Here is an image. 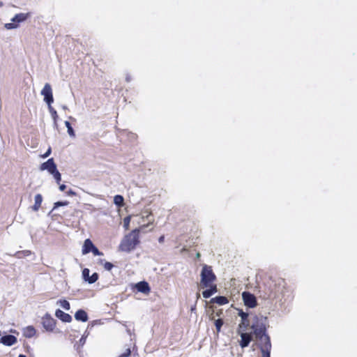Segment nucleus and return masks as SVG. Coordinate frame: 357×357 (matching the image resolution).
I'll list each match as a JSON object with an SVG mask.
<instances>
[{
	"label": "nucleus",
	"instance_id": "nucleus-26",
	"mask_svg": "<svg viewBox=\"0 0 357 357\" xmlns=\"http://www.w3.org/2000/svg\"><path fill=\"white\" fill-rule=\"evenodd\" d=\"M60 305L65 310H69L70 308V303L66 300H60L59 301Z\"/></svg>",
	"mask_w": 357,
	"mask_h": 357
},
{
	"label": "nucleus",
	"instance_id": "nucleus-42",
	"mask_svg": "<svg viewBox=\"0 0 357 357\" xmlns=\"http://www.w3.org/2000/svg\"><path fill=\"white\" fill-rule=\"evenodd\" d=\"M200 256H201L200 253L197 252V255H196L197 258H199Z\"/></svg>",
	"mask_w": 357,
	"mask_h": 357
},
{
	"label": "nucleus",
	"instance_id": "nucleus-39",
	"mask_svg": "<svg viewBox=\"0 0 357 357\" xmlns=\"http://www.w3.org/2000/svg\"><path fill=\"white\" fill-rule=\"evenodd\" d=\"M66 188V185L64 184H62L59 186V189L61 191H64Z\"/></svg>",
	"mask_w": 357,
	"mask_h": 357
},
{
	"label": "nucleus",
	"instance_id": "nucleus-19",
	"mask_svg": "<svg viewBox=\"0 0 357 357\" xmlns=\"http://www.w3.org/2000/svg\"><path fill=\"white\" fill-rule=\"evenodd\" d=\"M94 245L90 239H86L84 243V245L82 248V253L87 254L91 251Z\"/></svg>",
	"mask_w": 357,
	"mask_h": 357
},
{
	"label": "nucleus",
	"instance_id": "nucleus-16",
	"mask_svg": "<svg viewBox=\"0 0 357 357\" xmlns=\"http://www.w3.org/2000/svg\"><path fill=\"white\" fill-rule=\"evenodd\" d=\"M30 16V13H18L16 14L12 19V22L16 24L25 21Z\"/></svg>",
	"mask_w": 357,
	"mask_h": 357
},
{
	"label": "nucleus",
	"instance_id": "nucleus-25",
	"mask_svg": "<svg viewBox=\"0 0 357 357\" xmlns=\"http://www.w3.org/2000/svg\"><path fill=\"white\" fill-rule=\"evenodd\" d=\"M65 125L68 129V133L69 134V135L71 137H75V131H74L73 128H72L70 123L69 121H65Z\"/></svg>",
	"mask_w": 357,
	"mask_h": 357
},
{
	"label": "nucleus",
	"instance_id": "nucleus-9",
	"mask_svg": "<svg viewBox=\"0 0 357 357\" xmlns=\"http://www.w3.org/2000/svg\"><path fill=\"white\" fill-rule=\"evenodd\" d=\"M89 273L90 271L89 268H84L82 270V278L85 281L88 282L89 284H93L98 280L99 275L97 273H94L90 276Z\"/></svg>",
	"mask_w": 357,
	"mask_h": 357
},
{
	"label": "nucleus",
	"instance_id": "nucleus-13",
	"mask_svg": "<svg viewBox=\"0 0 357 357\" xmlns=\"http://www.w3.org/2000/svg\"><path fill=\"white\" fill-rule=\"evenodd\" d=\"M207 288V289L202 292V296L205 298H210L213 294L218 291L217 285L214 282L210 284V286H208Z\"/></svg>",
	"mask_w": 357,
	"mask_h": 357
},
{
	"label": "nucleus",
	"instance_id": "nucleus-36",
	"mask_svg": "<svg viewBox=\"0 0 357 357\" xmlns=\"http://www.w3.org/2000/svg\"><path fill=\"white\" fill-rule=\"evenodd\" d=\"M68 202H57L54 203V208H55L59 206H66V205H68Z\"/></svg>",
	"mask_w": 357,
	"mask_h": 357
},
{
	"label": "nucleus",
	"instance_id": "nucleus-34",
	"mask_svg": "<svg viewBox=\"0 0 357 357\" xmlns=\"http://www.w3.org/2000/svg\"><path fill=\"white\" fill-rule=\"evenodd\" d=\"M103 266L105 270L111 271L112 269V268L114 267V265L111 262L106 261L103 264Z\"/></svg>",
	"mask_w": 357,
	"mask_h": 357
},
{
	"label": "nucleus",
	"instance_id": "nucleus-28",
	"mask_svg": "<svg viewBox=\"0 0 357 357\" xmlns=\"http://www.w3.org/2000/svg\"><path fill=\"white\" fill-rule=\"evenodd\" d=\"M222 325H223V321L222 319H218L217 320H215V326L218 333L220 331L221 327L222 326Z\"/></svg>",
	"mask_w": 357,
	"mask_h": 357
},
{
	"label": "nucleus",
	"instance_id": "nucleus-7",
	"mask_svg": "<svg viewBox=\"0 0 357 357\" xmlns=\"http://www.w3.org/2000/svg\"><path fill=\"white\" fill-rule=\"evenodd\" d=\"M243 300L245 305L248 307H255L257 305L256 297L248 291H244L242 294Z\"/></svg>",
	"mask_w": 357,
	"mask_h": 357
},
{
	"label": "nucleus",
	"instance_id": "nucleus-11",
	"mask_svg": "<svg viewBox=\"0 0 357 357\" xmlns=\"http://www.w3.org/2000/svg\"><path fill=\"white\" fill-rule=\"evenodd\" d=\"M266 343L261 344L260 350L262 357H271V340L266 338Z\"/></svg>",
	"mask_w": 357,
	"mask_h": 357
},
{
	"label": "nucleus",
	"instance_id": "nucleus-31",
	"mask_svg": "<svg viewBox=\"0 0 357 357\" xmlns=\"http://www.w3.org/2000/svg\"><path fill=\"white\" fill-rule=\"evenodd\" d=\"M52 174L54 175L57 183H59L61 180V176L59 172L56 169Z\"/></svg>",
	"mask_w": 357,
	"mask_h": 357
},
{
	"label": "nucleus",
	"instance_id": "nucleus-2",
	"mask_svg": "<svg viewBox=\"0 0 357 357\" xmlns=\"http://www.w3.org/2000/svg\"><path fill=\"white\" fill-rule=\"evenodd\" d=\"M269 327L268 318L262 315H255L252 318L251 328L255 338L261 342V344L266 343V338L271 340L267 333V328Z\"/></svg>",
	"mask_w": 357,
	"mask_h": 357
},
{
	"label": "nucleus",
	"instance_id": "nucleus-5",
	"mask_svg": "<svg viewBox=\"0 0 357 357\" xmlns=\"http://www.w3.org/2000/svg\"><path fill=\"white\" fill-rule=\"evenodd\" d=\"M42 325L47 331L52 332L56 327V320L47 313L42 318Z\"/></svg>",
	"mask_w": 357,
	"mask_h": 357
},
{
	"label": "nucleus",
	"instance_id": "nucleus-12",
	"mask_svg": "<svg viewBox=\"0 0 357 357\" xmlns=\"http://www.w3.org/2000/svg\"><path fill=\"white\" fill-rule=\"evenodd\" d=\"M17 338L14 335H7L0 339V342L6 346H12L17 342Z\"/></svg>",
	"mask_w": 357,
	"mask_h": 357
},
{
	"label": "nucleus",
	"instance_id": "nucleus-14",
	"mask_svg": "<svg viewBox=\"0 0 357 357\" xmlns=\"http://www.w3.org/2000/svg\"><path fill=\"white\" fill-rule=\"evenodd\" d=\"M135 287L139 292L144 294H149L150 292V287L149 283L145 281H142L136 284Z\"/></svg>",
	"mask_w": 357,
	"mask_h": 357
},
{
	"label": "nucleus",
	"instance_id": "nucleus-33",
	"mask_svg": "<svg viewBox=\"0 0 357 357\" xmlns=\"http://www.w3.org/2000/svg\"><path fill=\"white\" fill-rule=\"evenodd\" d=\"M130 218L129 216L126 217L123 220V227L126 229H129V225H130Z\"/></svg>",
	"mask_w": 357,
	"mask_h": 357
},
{
	"label": "nucleus",
	"instance_id": "nucleus-38",
	"mask_svg": "<svg viewBox=\"0 0 357 357\" xmlns=\"http://www.w3.org/2000/svg\"><path fill=\"white\" fill-rule=\"evenodd\" d=\"M50 153H51V148H49L48 150L47 151V152H45V153L43 155V158L48 157Z\"/></svg>",
	"mask_w": 357,
	"mask_h": 357
},
{
	"label": "nucleus",
	"instance_id": "nucleus-20",
	"mask_svg": "<svg viewBox=\"0 0 357 357\" xmlns=\"http://www.w3.org/2000/svg\"><path fill=\"white\" fill-rule=\"evenodd\" d=\"M36 331L34 327L32 326H29L24 329L23 335L26 337L31 338L36 335Z\"/></svg>",
	"mask_w": 357,
	"mask_h": 357
},
{
	"label": "nucleus",
	"instance_id": "nucleus-40",
	"mask_svg": "<svg viewBox=\"0 0 357 357\" xmlns=\"http://www.w3.org/2000/svg\"><path fill=\"white\" fill-rule=\"evenodd\" d=\"M67 195H75V192H73L72 190H70L67 192Z\"/></svg>",
	"mask_w": 357,
	"mask_h": 357
},
{
	"label": "nucleus",
	"instance_id": "nucleus-3",
	"mask_svg": "<svg viewBox=\"0 0 357 357\" xmlns=\"http://www.w3.org/2000/svg\"><path fill=\"white\" fill-rule=\"evenodd\" d=\"M279 287L272 278L267 279L262 285L259 286V296L264 300L274 299L277 297Z\"/></svg>",
	"mask_w": 357,
	"mask_h": 357
},
{
	"label": "nucleus",
	"instance_id": "nucleus-21",
	"mask_svg": "<svg viewBox=\"0 0 357 357\" xmlns=\"http://www.w3.org/2000/svg\"><path fill=\"white\" fill-rule=\"evenodd\" d=\"M42 202H43L42 195L40 194H37L35 196V203H34L33 206H32V209L34 211H38L41 206Z\"/></svg>",
	"mask_w": 357,
	"mask_h": 357
},
{
	"label": "nucleus",
	"instance_id": "nucleus-29",
	"mask_svg": "<svg viewBox=\"0 0 357 357\" xmlns=\"http://www.w3.org/2000/svg\"><path fill=\"white\" fill-rule=\"evenodd\" d=\"M49 110L52 114V118L54 119V121H56V119L58 118V114L56 111L50 105H48Z\"/></svg>",
	"mask_w": 357,
	"mask_h": 357
},
{
	"label": "nucleus",
	"instance_id": "nucleus-32",
	"mask_svg": "<svg viewBox=\"0 0 357 357\" xmlns=\"http://www.w3.org/2000/svg\"><path fill=\"white\" fill-rule=\"evenodd\" d=\"M18 26V24H16V22H11V23H7L5 24V27L7 29H15Z\"/></svg>",
	"mask_w": 357,
	"mask_h": 357
},
{
	"label": "nucleus",
	"instance_id": "nucleus-4",
	"mask_svg": "<svg viewBox=\"0 0 357 357\" xmlns=\"http://www.w3.org/2000/svg\"><path fill=\"white\" fill-rule=\"evenodd\" d=\"M215 280L216 276L211 266L204 265L201 272L199 287L202 289L206 288L210 286V284L215 282Z\"/></svg>",
	"mask_w": 357,
	"mask_h": 357
},
{
	"label": "nucleus",
	"instance_id": "nucleus-35",
	"mask_svg": "<svg viewBox=\"0 0 357 357\" xmlns=\"http://www.w3.org/2000/svg\"><path fill=\"white\" fill-rule=\"evenodd\" d=\"M238 315L241 317V320L243 321L247 319V318H248L249 316L248 313L244 312L242 310L238 312Z\"/></svg>",
	"mask_w": 357,
	"mask_h": 357
},
{
	"label": "nucleus",
	"instance_id": "nucleus-8",
	"mask_svg": "<svg viewBox=\"0 0 357 357\" xmlns=\"http://www.w3.org/2000/svg\"><path fill=\"white\" fill-rule=\"evenodd\" d=\"M238 333L241 335L239 344L242 348L247 347L250 342L252 340V333H245V331L238 330Z\"/></svg>",
	"mask_w": 357,
	"mask_h": 357
},
{
	"label": "nucleus",
	"instance_id": "nucleus-41",
	"mask_svg": "<svg viewBox=\"0 0 357 357\" xmlns=\"http://www.w3.org/2000/svg\"><path fill=\"white\" fill-rule=\"evenodd\" d=\"M164 241V236H162L159 238V242L160 243H162Z\"/></svg>",
	"mask_w": 357,
	"mask_h": 357
},
{
	"label": "nucleus",
	"instance_id": "nucleus-23",
	"mask_svg": "<svg viewBox=\"0 0 357 357\" xmlns=\"http://www.w3.org/2000/svg\"><path fill=\"white\" fill-rule=\"evenodd\" d=\"M132 354L130 346H126L123 351L116 357H129Z\"/></svg>",
	"mask_w": 357,
	"mask_h": 357
},
{
	"label": "nucleus",
	"instance_id": "nucleus-10",
	"mask_svg": "<svg viewBox=\"0 0 357 357\" xmlns=\"http://www.w3.org/2000/svg\"><path fill=\"white\" fill-rule=\"evenodd\" d=\"M40 169H47L50 174H53L57 169L54 159L50 158L45 162H43L40 166Z\"/></svg>",
	"mask_w": 357,
	"mask_h": 357
},
{
	"label": "nucleus",
	"instance_id": "nucleus-17",
	"mask_svg": "<svg viewBox=\"0 0 357 357\" xmlns=\"http://www.w3.org/2000/svg\"><path fill=\"white\" fill-rule=\"evenodd\" d=\"M75 318L77 321L85 322L88 320V315L84 310H79L75 312Z\"/></svg>",
	"mask_w": 357,
	"mask_h": 357
},
{
	"label": "nucleus",
	"instance_id": "nucleus-27",
	"mask_svg": "<svg viewBox=\"0 0 357 357\" xmlns=\"http://www.w3.org/2000/svg\"><path fill=\"white\" fill-rule=\"evenodd\" d=\"M152 216V213L150 210L146 209L142 212V218L144 220L145 218L149 220V218Z\"/></svg>",
	"mask_w": 357,
	"mask_h": 357
},
{
	"label": "nucleus",
	"instance_id": "nucleus-18",
	"mask_svg": "<svg viewBox=\"0 0 357 357\" xmlns=\"http://www.w3.org/2000/svg\"><path fill=\"white\" fill-rule=\"evenodd\" d=\"M211 303H217L220 305H225L229 303V300L227 297L223 296H216L215 298H211Z\"/></svg>",
	"mask_w": 357,
	"mask_h": 357
},
{
	"label": "nucleus",
	"instance_id": "nucleus-22",
	"mask_svg": "<svg viewBox=\"0 0 357 357\" xmlns=\"http://www.w3.org/2000/svg\"><path fill=\"white\" fill-rule=\"evenodd\" d=\"M249 325L250 320L248 319V318H247V319H245V321L241 320V322L238 324V330L239 331H245L248 329Z\"/></svg>",
	"mask_w": 357,
	"mask_h": 357
},
{
	"label": "nucleus",
	"instance_id": "nucleus-15",
	"mask_svg": "<svg viewBox=\"0 0 357 357\" xmlns=\"http://www.w3.org/2000/svg\"><path fill=\"white\" fill-rule=\"evenodd\" d=\"M55 315L63 322H70L72 321V317L69 314L63 312L61 310H56Z\"/></svg>",
	"mask_w": 357,
	"mask_h": 357
},
{
	"label": "nucleus",
	"instance_id": "nucleus-1",
	"mask_svg": "<svg viewBox=\"0 0 357 357\" xmlns=\"http://www.w3.org/2000/svg\"><path fill=\"white\" fill-rule=\"evenodd\" d=\"M153 220H149L146 224H143L140 227L132 230L128 234H126L119 245V250L124 252H130L135 250L140 244L139 233L141 229L147 227L149 225L152 224Z\"/></svg>",
	"mask_w": 357,
	"mask_h": 357
},
{
	"label": "nucleus",
	"instance_id": "nucleus-6",
	"mask_svg": "<svg viewBox=\"0 0 357 357\" xmlns=\"http://www.w3.org/2000/svg\"><path fill=\"white\" fill-rule=\"evenodd\" d=\"M41 94L44 96V100L47 103L48 105H52L54 102L52 89L51 85L46 83L41 91Z\"/></svg>",
	"mask_w": 357,
	"mask_h": 357
},
{
	"label": "nucleus",
	"instance_id": "nucleus-43",
	"mask_svg": "<svg viewBox=\"0 0 357 357\" xmlns=\"http://www.w3.org/2000/svg\"><path fill=\"white\" fill-rule=\"evenodd\" d=\"M18 357H26L25 355L20 354Z\"/></svg>",
	"mask_w": 357,
	"mask_h": 357
},
{
	"label": "nucleus",
	"instance_id": "nucleus-24",
	"mask_svg": "<svg viewBox=\"0 0 357 357\" xmlns=\"http://www.w3.org/2000/svg\"><path fill=\"white\" fill-rule=\"evenodd\" d=\"M123 197L121 195H117L114 197V204L119 206H122L123 205Z\"/></svg>",
	"mask_w": 357,
	"mask_h": 357
},
{
	"label": "nucleus",
	"instance_id": "nucleus-37",
	"mask_svg": "<svg viewBox=\"0 0 357 357\" xmlns=\"http://www.w3.org/2000/svg\"><path fill=\"white\" fill-rule=\"evenodd\" d=\"M91 252H92L94 255H102V252H100L99 250L95 246H93V248Z\"/></svg>",
	"mask_w": 357,
	"mask_h": 357
},
{
	"label": "nucleus",
	"instance_id": "nucleus-30",
	"mask_svg": "<svg viewBox=\"0 0 357 357\" xmlns=\"http://www.w3.org/2000/svg\"><path fill=\"white\" fill-rule=\"evenodd\" d=\"M31 255V251L29 250H23V251H19V252H17L15 255L20 258L22 257V256H29Z\"/></svg>",
	"mask_w": 357,
	"mask_h": 357
}]
</instances>
